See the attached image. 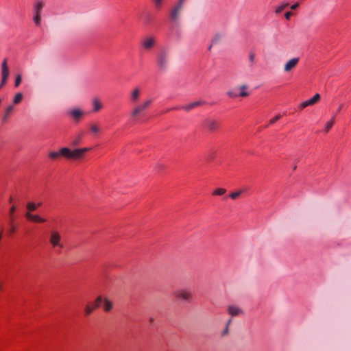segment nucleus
Segmentation results:
<instances>
[{
  "instance_id": "obj_1",
  "label": "nucleus",
  "mask_w": 351,
  "mask_h": 351,
  "mask_svg": "<svg viewBox=\"0 0 351 351\" xmlns=\"http://www.w3.org/2000/svg\"><path fill=\"white\" fill-rule=\"evenodd\" d=\"M91 150V147H83L71 149L68 147H62L63 157L66 159L79 160L83 158L84 154Z\"/></svg>"
},
{
  "instance_id": "obj_2",
  "label": "nucleus",
  "mask_w": 351,
  "mask_h": 351,
  "mask_svg": "<svg viewBox=\"0 0 351 351\" xmlns=\"http://www.w3.org/2000/svg\"><path fill=\"white\" fill-rule=\"evenodd\" d=\"M152 104L151 99H147L140 104L135 106L130 112L132 121H136L139 117L145 115V111Z\"/></svg>"
},
{
  "instance_id": "obj_3",
  "label": "nucleus",
  "mask_w": 351,
  "mask_h": 351,
  "mask_svg": "<svg viewBox=\"0 0 351 351\" xmlns=\"http://www.w3.org/2000/svg\"><path fill=\"white\" fill-rule=\"evenodd\" d=\"M49 242L51 247L55 250H62L64 248V243L62 242V237L61 233L53 229L49 232Z\"/></svg>"
},
{
  "instance_id": "obj_4",
  "label": "nucleus",
  "mask_w": 351,
  "mask_h": 351,
  "mask_svg": "<svg viewBox=\"0 0 351 351\" xmlns=\"http://www.w3.org/2000/svg\"><path fill=\"white\" fill-rule=\"evenodd\" d=\"M175 297L180 300L190 302L192 300L193 294L189 289H181L174 292Z\"/></svg>"
},
{
  "instance_id": "obj_5",
  "label": "nucleus",
  "mask_w": 351,
  "mask_h": 351,
  "mask_svg": "<svg viewBox=\"0 0 351 351\" xmlns=\"http://www.w3.org/2000/svg\"><path fill=\"white\" fill-rule=\"evenodd\" d=\"M168 64V53L161 51L157 56V66L160 70H165Z\"/></svg>"
},
{
  "instance_id": "obj_6",
  "label": "nucleus",
  "mask_w": 351,
  "mask_h": 351,
  "mask_svg": "<svg viewBox=\"0 0 351 351\" xmlns=\"http://www.w3.org/2000/svg\"><path fill=\"white\" fill-rule=\"evenodd\" d=\"M204 127L211 132L217 131L220 126L219 122L213 118H208L203 122Z\"/></svg>"
},
{
  "instance_id": "obj_7",
  "label": "nucleus",
  "mask_w": 351,
  "mask_h": 351,
  "mask_svg": "<svg viewBox=\"0 0 351 351\" xmlns=\"http://www.w3.org/2000/svg\"><path fill=\"white\" fill-rule=\"evenodd\" d=\"M10 71L7 65V60L5 59L1 64V82L0 89L6 84Z\"/></svg>"
},
{
  "instance_id": "obj_8",
  "label": "nucleus",
  "mask_w": 351,
  "mask_h": 351,
  "mask_svg": "<svg viewBox=\"0 0 351 351\" xmlns=\"http://www.w3.org/2000/svg\"><path fill=\"white\" fill-rule=\"evenodd\" d=\"M156 45V39L153 36L145 37L141 40L142 47L145 50L152 49Z\"/></svg>"
},
{
  "instance_id": "obj_9",
  "label": "nucleus",
  "mask_w": 351,
  "mask_h": 351,
  "mask_svg": "<svg viewBox=\"0 0 351 351\" xmlns=\"http://www.w3.org/2000/svg\"><path fill=\"white\" fill-rule=\"evenodd\" d=\"M101 301H102V298L101 297H98L96 299V300L95 302V304H87L85 306V309H84L85 315L88 316L90 314H91L93 313V311L95 308H97V307H99L100 306V304H101Z\"/></svg>"
},
{
  "instance_id": "obj_10",
  "label": "nucleus",
  "mask_w": 351,
  "mask_h": 351,
  "mask_svg": "<svg viewBox=\"0 0 351 351\" xmlns=\"http://www.w3.org/2000/svg\"><path fill=\"white\" fill-rule=\"evenodd\" d=\"M182 9V3H178L171 10L170 13V19L173 21H176L178 18L180 13Z\"/></svg>"
},
{
  "instance_id": "obj_11",
  "label": "nucleus",
  "mask_w": 351,
  "mask_h": 351,
  "mask_svg": "<svg viewBox=\"0 0 351 351\" xmlns=\"http://www.w3.org/2000/svg\"><path fill=\"white\" fill-rule=\"evenodd\" d=\"M300 60L299 58H293L289 60L285 65L284 71L285 72H289L294 69L297 64H298Z\"/></svg>"
},
{
  "instance_id": "obj_12",
  "label": "nucleus",
  "mask_w": 351,
  "mask_h": 351,
  "mask_svg": "<svg viewBox=\"0 0 351 351\" xmlns=\"http://www.w3.org/2000/svg\"><path fill=\"white\" fill-rule=\"evenodd\" d=\"M45 3L43 1L36 0L33 5V14L41 15Z\"/></svg>"
},
{
  "instance_id": "obj_13",
  "label": "nucleus",
  "mask_w": 351,
  "mask_h": 351,
  "mask_svg": "<svg viewBox=\"0 0 351 351\" xmlns=\"http://www.w3.org/2000/svg\"><path fill=\"white\" fill-rule=\"evenodd\" d=\"M69 114L73 118L75 121H79L80 119L84 116V112L77 108H74L69 112Z\"/></svg>"
},
{
  "instance_id": "obj_14",
  "label": "nucleus",
  "mask_w": 351,
  "mask_h": 351,
  "mask_svg": "<svg viewBox=\"0 0 351 351\" xmlns=\"http://www.w3.org/2000/svg\"><path fill=\"white\" fill-rule=\"evenodd\" d=\"M202 104H203L202 101H197L192 102V103H191V104H189L188 105H186V106H180V107H176V108H175V109H176V110L183 109V110H184L186 111H189L191 109L202 105Z\"/></svg>"
},
{
  "instance_id": "obj_15",
  "label": "nucleus",
  "mask_w": 351,
  "mask_h": 351,
  "mask_svg": "<svg viewBox=\"0 0 351 351\" xmlns=\"http://www.w3.org/2000/svg\"><path fill=\"white\" fill-rule=\"evenodd\" d=\"M26 217L28 219L37 223H44L46 221L45 218L40 217L38 215L31 214L29 212L26 213Z\"/></svg>"
},
{
  "instance_id": "obj_16",
  "label": "nucleus",
  "mask_w": 351,
  "mask_h": 351,
  "mask_svg": "<svg viewBox=\"0 0 351 351\" xmlns=\"http://www.w3.org/2000/svg\"><path fill=\"white\" fill-rule=\"evenodd\" d=\"M228 311V313L232 316H237L239 314L243 313V311L239 307L234 305L229 306Z\"/></svg>"
},
{
  "instance_id": "obj_17",
  "label": "nucleus",
  "mask_w": 351,
  "mask_h": 351,
  "mask_svg": "<svg viewBox=\"0 0 351 351\" xmlns=\"http://www.w3.org/2000/svg\"><path fill=\"white\" fill-rule=\"evenodd\" d=\"M140 95H141V90H140L139 88H135L131 93V96H130L131 102H132L134 104L136 103V101L139 99Z\"/></svg>"
},
{
  "instance_id": "obj_18",
  "label": "nucleus",
  "mask_w": 351,
  "mask_h": 351,
  "mask_svg": "<svg viewBox=\"0 0 351 351\" xmlns=\"http://www.w3.org/2000/svg\"><path fill=\"white\" fill-rule=\"evenodd\" d=\"M103 108V104L101 103L99 99L94 98L93 100V112H97L101 110Z\"/></svg>"
},
{
  "instance_id": "obj_19",
  "label": "nucleus",
  "mask_w": 351,
  "mask_h": 351,
  "mask_svg": "<svg viewBox=\"0 0 351 351\" xmlns=\"http://www.w3.org/2000/svg\"><path fill=\"white\" fill-rule=\"evenodd\" d=\"M101 303H103V307L105 311L108 312L112 310L113 304L110 300L106 298H102Z\"/></svg>"
},
{
  "instance_id": "obj_20",
  "label": "nucleus",
  "mask_w": 351,
  "mask_h": 351,
  "mask_svg": "<svg viewBox=\"0 0 351 351\" xmlns=\"http://www.w3.org/2000/svg\"><path fill=\"white\" fill-rule=\"evenodd\" d=\"M314 102L313 101L312 99H307L303 102H302L301 104H300L298 105V108L300 110H302L303 109H304L305 108L309 106H313L314 105Z\"/></svg>"
},
{
  "instance_id": "obj_21",
  "label": "nucleus",
  "mask_w": 351,
  "mask_h": 351,
  "mask_svg": "<svg viewBox=\"0 0 351 351\" xmlns=\"http://www.w3.org/2000/svg\"><path fill=\"white\" fill-rule=\"evenodd\" d=\"M14 110V107L13 106H9L7 107L6 110H5V114L3 115V118H2V122L3 123H5L8 118L9 117V116L10 115V114Z\"/></svg>"
},
{
  "instance_id": "obj_22",
  "label": "nucleus",
  "mask_w": 351,
  "mask_h": 351,
  "mask_svg": "<svg viewBox=\"0 0 351 351\" xmlns=\"http://www.w3.org/2000/svg\"><path fill=\"white\" fill-rule=\"evenodd\" d=\"M62 148H61L58 152H51L49 154V158L53 160H56L60 156L63 157V154L62 153Z\"/></svg>"
},
{
  "instance_id": "obj_23",
  "label": "nucleus",
  "mask_w": 351,
  "mask_h": 351,
  "mask_svg": "<svg viewBox=\"0 0 351 351\" xmlns=\"http://www.w3.org/2000/svg\"><path fill=\"white\" fill-rule=\"evenodd\" d=\"M83 132L80 133L71 142V145L73 146H77L80 144L82 139L83 138Z\"/></svg>"
},
{
  "instance_id": "obj_24",
  "label": "nucleus",
  "mask_w": 351,
  "mask_h": 351,
  "mask_svg": "<svg viewBox=\"0 0 351 351\" xmlns=\"http://www.w3.org/2000/svg\"><path fill=\"white\" fill-rule=\"evenodd\" d=\"M335 123V116H333L330 120H329L325 125L324 131L328 132V131L332 128Z\"/></svg>"
},
{
  "instance_id": "obj_25",
  "label": "nucleus",
  "mask_w": 351,
  "mask_h": 351,
  "mask_svg": "<svg viewBox=\"0 0 351 351\" xmlns=\"http://www.w3.org/2000/svg\"><path fill=\"white\" fill-rule=\"evenodd\" d=\"M247 88V85H242L240 86V93L239 95H237L238 96H240V97H247L249 95V93L246 91V89Z\"/></svg>"
},
{
  "instance_id": "obj_26",
  "label": "nucleus",
  "mask_w": 351,
  "mask_h": 351,
  "mask_svg": "<svg viewBox=\"0 0 351 351\" xmlns=\"http://www.w3.org/2000/svg\"><path fill=\"white\" fill-rule=\"evenodd\" d=\"M245 189H239L234 193L230 194V197L232 199H236L238 198L242 193L245 192Z\"/></svg>"
},
{
  "instance_id": "obj_27",
  "label": "nucleus",
  "mask_w": 351,
  "mask_h": 351,
  "mask_svg": "<svg viewBox=\"0 0 351 351\" xmlns=\"http://www.w3.org/2000/svg\"><path fill=\"white\" fill-rule=\"evenodd\" d=\"M226 190L223 188H217L216 189H215L213 193H212V195H223L226 193Z\"/></svg>"
},
{
  "instance_id": "obj_28",
  "label": "nucleus",
  "mask_w": 351,
  "mask_h": 351,
  "mask_svg": "<svg viewBox=\"0 0 351 351\" xmlns=\"http://www.w3.org/2000/svg\"><path fill=\"white\" fill-rule=\"evenodd\" d=\"M22 99H23V94L21 93H16L13 99V104H19L22 101Z\"/></svg>"
},
{
  "instance_id": "obj_29",
  "label": "nucleus",
  "mask_w": 351,
  "mask_h": 351,
  "mask_svg": "<svg viewBox=\"0 0 351 351\" xmlns=\"http://www.w3.org/2000/svg\"><path fill=\"white\" fill-rule=\"evenodd\" d=\"M155 8L158 10H160L162 6L163 0H152Z\"/></svg>"
},
{
  "instance_id": "obj_30",
  "label": "nucleus",
  "mask_w": 351,
  "mask_h": 351,
  "mask_svg": "<svg viewBox=\"0 0 351 351\" xmlns=\"http://www.w3.org/2000/svg\"><path fill=\"white\" fill-rule=\"evenodd\" d=\"M90 132L95 134H96L100 132V128L97 124H90Z\"/></svg>"
},
{
  "instance_id": "obj_31",
  "label": "nucleus",
  "mask_w": 351,
  "mask_h": 351,
  "mask_svg": "<svg viewBox=\"0 0 351 351\" xmlns=\"http://www.w3.org/2000/svg\"><path fill=\"white\" fill-rule=\"evenodd\" d=\"M221 38V36L220 34H216L212 40L211 45L208 47V50H210L213 45H215V43H217V42H219Z\"/></svg>"
},
{
  "instance_id": "obj_32",
  "label": "nucleus",
  "mask_w": 351,
  "mask_h": 351,
  "mask_svg": "<svg viewBox=\"0 0 351 351\" xmlns=\"http://www.w3.org/2000/svg\"><path fill=\"white\" fill-rule=\"evenodd\" d=\"M37 208H38V206L36 205V204H35L32 202H29L27 204V208L29 211H34L37 209Z\"/></svg>"
},
{
  "instance_id": "obj_33",
  "label": "nucleus",
  "mask_w": 351,
  "mask_h": 351,
  "mask_svg": "<svg viewBox=\"0 0 351 351\" xmlns=\"http://www.w3.org/2000/svg\"><path fill=\"white\" fill-rule=\"evenodd\" d=\"M33 21L36 26H39L41 23V15L33 14Z\"/></svg>"
},
{
  "instance_id": "obj_34",
  "label": "nucleus",
  "mask_w": 351,
  "mask_h": 351,
  "mask_svg": "<svg viewBox=\"0 0 351 351\" xmlns=\"http://www.w3.org/2000/svg\"><path fill=\"white\" fill-rule=\"evenodd\" d=\"M280 118H281V115H280V114H278V115L275 116L274 118H272V119L269 121V124L272 125V124L275 123H276V121H278Z\"/></svg>"
},
{
  "instance_id": "obj_35",
  "label": "nucleus",
  "mask_w": 351,
  "mask_h": 351,
  "mask_svg": "<svg viewBox=\"0 0 351 351\" xmlns=\"http://www.w3.org/2000/svg\"><path fill=\"white\" fill-rule=\"evenodd\" d=\"M21 75H18L16 77V79H15L14 86L16 87L19 86V84H21Z\"/></svg>"
},
{
  "instance_id": "obj_36",
  "label": "nucleus",
  "mask_w": 351,
  "mask_h": 351,
  "mask_svg": "<svg viewBox=\"0 0 351 351\" xmlns=\"http://www.w3.org/2000/svg\"><path fill=\"white\" fill-rule=\"evenodd\" d=\"M287 5H280V6H278V7L276 9L275 12H276V13H280V12H281L282 10H284L285 9V8L287 7Z\"/></svg>"
},
{
  "instance_id": "obj_37",
  "label": "nucleus",
  "mask_w": 351,
  "mask_h": 351,
  "mask_svg": "<svg viewBox=\"0 0 351 351\" xmlns=\"http://www.w3.org/2000/svg\"><path fill=\"white\" fill-rule=\"evenodd\" d=\"M311 99H312L313 101L314 102V104H315L319 100L320 95H319V94L317 93Z\"/></svg>"
},
{
  "instance_id": "obj_38",
  "label": "nucleus",
  "mask_w": 351,
  "mask_h": 351,
  "mask_svg": "<svg viewBox=\"0 0 351 351\" xmlns=\"http://www.w3.org/2000/svg\"><path fill=\"white\" fill-rule=\"evenodd\" d=\"M255 59V54L252 52H251L249 55V60L251 63H254Z\"/></svg>"
},
{
  "instance_id": "obj_39",
  "label": "nucleus",
  "mask_w": 351,
  "mask_h": 351,
  "mask_svg": "<svg viewBox=\"0 0 351 351\" xmlns=\"http://www.w3.org/2000/svg\"><path fill=\"white\" fill-rule=\"evenodd\" d=\"M228 334V326H226L225 329L221 332V335L225 336Z\"/></svg>"
},
{
  "instance_id": "obj_40",
  "label": "nucleus",
  "mask_w": 351,
  "mask_h": 351,
  "mask_svg": "<svg viewBox=\"0 0 351 351\" xmlns=\"http://www.w3.org/2000/svg\"><path fill=\"white\" fill-rule=\"evenodd\" d=\"M291 14L292 13L291 12H287L285 13V16L287 20H289Z\"/></svg>"
},
{
  "instance_id": "obj_41",
  "label": "nucleus",
  "mask_w": 351,
  "mask_h": 351,
  "mask_svg": "<svg viewBox=\"0 0 351 351\" xmlns=\"http://www.w3.org/2000/svg\"><path fill=\"white\" fill-rule=\"evenodd\" d=\"M228 95L229 97H237L238 95L237 94H234L233 92L232 91H230L228 93Z\"/></svg>"
},
{
  "instance_id": "obj_42",
  "label": "nucleus",
  "mask_w": 351,
  "mask_h": 351,
  "mask_svg": "<svg viewBox=\"0 0 351 351\" xmlns=\"http://www.w3.org/2000/svg\"><path fill=\"white\" fill-rule=\"evenodd\" d=\"M343 107H344V104H341L339 105V106L338 107V108L337 109V112H336L338 113L339 112H340Z\"/></svg>"
},
{
  "instance_id": "obj_43",
  "label": "nucleus",
  "mask_w": 351,
  "mask_h": 351,
  "mask_svg": "<svg viewBox=\"0 0 351 351\" xmlns=\"http://www.w3.org/2000/svg\"><path fill=\"white\" fill-rule=\"evenodd\" d=\"M16 210V207L14 206H12L11 208H10V215H13V213H14Z\"/></svg>"
},
{
  "instance_id": "obj_44",
  "label": "nucleus",
  "mask_w": 351,
  "mask_h": 351,
  "mask_svg": "<svg viewBox=\"0 0 351 351\" xmlns=\"http://www.w3.org/2000/svg\"><path fill=\"white\" fill-rule=\"evenodd\" d=\"M298 5H299L298 3L293 4L291 5V8L292 10H295V9H296V8H298Z\"/></svg>"
},
{
  "instance_id": "obj_45",
  "label": "nucleus",
  "mask_w": 351,
  "mask_h": 351,
  "mask_svg": "<svg viewBox=\"0 0 351 351\" xmlns=\"http://www.w3.org/2000/svg\"><path fill=\"white\" fill-rule=\"evenodd\" d=\"M149 320V322H150L151 324H153V323H154V317H150Z\"/></svg>"
},
{
  "instance_id": "obj_46",
  "label": "nucleus",
  "mask_w": 351,
  "mask_h": 351,
  "mask_svg": "<svg viewBox=\"0 0 351 351\" xmlns=\"http://www.w3.org/2000/svg\"><path fill=\"white\" fill-rule=\"evenodd\" d=\"M231 322H232V319H230L227 322V323H226V326H228V327H229V325L230 324Z\"/></svg>"
},
{
  "instance_id": "obj_47",
  "label": "nucleus",
  "mask_w": 351,
  "mask_h": 351,
  "mask_svg": "<svg viewBox=\"0 0 351 351\" xmlns=\"http://www.w3.org/2000/svg\"><path fill=\"white\" fill-rule=\"evenodd\" d=\"M178 3H182V6L183 7L184 0H180Z\"/></svg>"
},
{
  "instance_id": "obj_48",
  "label": "nucleus",
  "mask_w": 351,
  "mask_h": 351,
  "mask_svg": "<svg viewBox=\"0 0 351 351\" xmlns=\"http://www.w3.org/2000/svg\"><path fill=\"white\" fill-rule=\"evenodd\" d=\"M162 167V166H161V165H160V164H158V165L156 166V167Z\"/></svg>"
},
{
  "instance_id": "obj_49",
  "label": "nucleus",
  "mask_w": 351,
  "mask_h": 351,
  "mask_svg": "<svg viewBox=\"0 0 351 351\" xmlns=\"http://www.w3.org/2000/svg\"><path fill=\"white\" fill-rule=\"evenodd\" d=\"M36 205H37V206H38H38H40L41 205V203H39V204H36Z\"/></svg>"
}]
</instances>
